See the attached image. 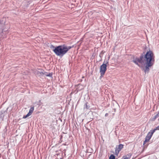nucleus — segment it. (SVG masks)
Listing matches in <instances>:
<instances>
[{
  "label": "nucleus",
  "mask_w": 159,
  "mask_h": 159,
  "mask_svg": "<svg viewBox=\"0 0 159 159\" xmlns=\"http://www.w3.org/2000/svg\"><path fill=\"white\" fill-rule=\"evenodd\" d=\"M153 54L152 51L148 52L144 56L141 55L140 58H136L133 60V62L141 67L145 72L149 70V67L152 65L154 61Z\"/></svg>",
  "instance_id": "f257e3e1"
},
{
  "label": "nucleus",
  "mask_w": 159,
  "mask_h": 159,
  "mask_svg": "<svg viewBox=\"0 0 159 159\" xmlns=\"http://www.w3.org/2000/svg\"><path fill=\"white\" fill-rule=\"evenodd\" d=\"M71 48L70 46L61 45L56 46L53 51L56 55L62 57Z\"/></svg>",
  "instance_id": "f03ea898"
},
{
  "label": "nucleus",
  "mask_w": 159,
  "mask_h": 159,
  "mask_svg": "<svg viewBox=\"0 0 159 159\" xmlns=\"http://www.w3.org/2000/svg\"><path fill=\"white\" fill-rule=\"evenodd\" d=\"M108 63V61H104V63L100 66V72L101 76L104 75L107 70V64Z\"/></svg>",
  "instance_id": "7ed1b4c3"
},
{
  "label": "nucleus",
  "mask_w": 159,
  "mask_h": 159,
  "mask_svg": "<svg viewBox=\"0 0 159 159\" xmlns=\"http://www.w3.org/2000/svg\"><path fill=\"white\" fill-rule=\"evenodd\" d=\"M153 133L154 132L152 130L148 132L146 137L145 140L143 142V145H144L147 142H148L150 140Z\"/></svg>",
  "instance_id": "20e7f679"
},
{
  "label": "nucleus",
  "mask_w": 159,
  "mask_h": 159,
  "mask_svg": "<svg viewBox=\"0 0 159 159\" xmlns=\"http://www.w3.org/2000/svg\"><path fill=\"white\" fill-rule=\"evenodd\" d=\"M34 109V107H31L28 113L26 115L24 116L23 118L24 119H25L27 117H28L30 116V115H31L32 113L33 112Z\"/></svg>",
  "instance_id": "39448f33"
},
{
  "label": "nucleus",
  "mask_w": 159,
  "mask_h": 159,
  "mask_svg": "<svg viewBox=\"0 0 159 159\" xmlns=\"http://www.w3.org/2000/svg\"><path fill=\"white\" fill-rule=\"evenodd\" d=\"M123 145L121 144H120L118 147H116L115 149V153L116 154H118L119 152L121 150V149L123 148Z\"/></svg>",
  "instance_id": "423d86ee"
},
{
  "label": "nucleus",
  "mask_w": 159,
  "mask_h": 159,
  "mask_svg": "<svg viewBox=\"0 0 159 159\" xmlns=\"http://www.w3.org/2000/svg\"><path fill=\"white\" fill-rule=\"evenodd\" d=\"M131 155H127V156L125 157L124 156L122 159H129L130 157H131Z\"/></svg>",
  "instance_id": "0eeeda50"
},
{
  "label": "nucleus",
  "mask_w": 159,
  "mask_h": 159,
  "mask_svg": "<svg viewBox=\"0 0 159 159\" xmlns=\"http://www.w3.org/2000/svg\"><path fill=\"white\" fill-rule=\"evenodd\" d=\"M156 130H159V125L152 131L154 133Z\"/></svg>",
  "instance_id": "6e6552de"
},
{
  "label": "nucleus",
  "mask_w": 159,
  "mask_h": 159,
  "mask_svg": "<svg viewBox=\"0 0 159 159\" xmlns=\"http://www.w3.org/2000/svg\"><path fill=\"white\" fill-rule=\"evenodd\" d=\"M159 117V111L158 113L156 114L155 116H154V120L156 119L157 118H158Z\"/></svg>",
  "instance_id": "1a4fd4ad"
},
{
  "label": "nucleus",
  "mask_w": 159,
  "mask_h": 159,
  "mask_svg": "<svg viewBox=\"0 0 159 159\" xmlns=\"http://www.w3.org/2000/svg\"><path fill=\"white\" fill-rule=\"evenodd\" d=\"M109 159H115V157L114 155H111L110 156Z\"/></svg>",
  "instance_id": "9d476101"
},
{
  "label": "nucleus",
  "mask_w": 159,
  "mask_h": 159,
  "mask_svg": "<svg viewBox=\"0 0 159 159\" xmlns=\"http://www.w3.org/2000/svg\"><path fill=\"white\" fill-rule=\"evenodd\" d=\"M56 47H55L53 45H51L50 46V48L52 49H53V50L55 49Z\"/></svg>",
  "instance_id": "9b49d317"
},
{
  "label": "nucleus",
  "mask_w": 159,
  "mask_h": 159,
  "mask_svg": "<svg viewBox=\"0 0 159 159\" xmlns=\"http://www.w3.org/2000/svg\"><path fill=\"white\" fill-rule=\"evenodd\" d=\"M52 75V74L51 73H49V74L47 75V76L50 77Z\"/></svg>",
  "instance_id": "f8f14e48"
},
{
  "label": "nucleus",
  "mask_w": 159,
  "mask_h": 159,
  "mask_svg": "<svg viewBox=\"0 0 159 159\" xmlns=\"http://www.w3.org/2000/svg\"><path fill=\"white\" fill-rule=\"evenodd\" d=\"M108 113H106V114H105V116H108Z\"/></svg>",
  "instance_id": "ddd939ff"
},
{
  "label": "nucleus",
  "mask_w": 159,
  "mask_h": 159,
  "mask_svg": "<svg viewBox=\"0 0 159 159\" xmlns=\"http://www.w3.org/2000/svg\"><path fill=\"white\" fill-rule=\"evenodd\" d=\"M86 107H87V105H86Z\"/></svg>",
  "instance_id": "4468645a"
}]
</instances>
